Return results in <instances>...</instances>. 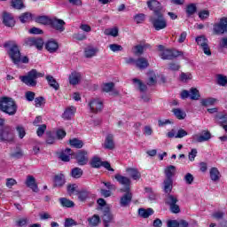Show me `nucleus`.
I'll return each mask as SVG.
<instances>
[{
	"label": "nucleus",
	"instance_id": "32",
	"mask_svg": "<svg viewBox=\"0 0 227 227\" xmlns=\"http://www.w3.org/2000/svg\"><path fill=\"white\" fill-rule=\"evenodd\" d=\"M97 52H98V50L94 47H87L84 50L85 58H93L97 56Z\"/></svg>",
	"mask_w": 227,
	"mask_h": 227
},
{
	"label": "nucleus",
	"instance_id": "46",
	"mask_svg": "<svg viewBox=\"0 0 227 227\" xmlns=\"http://www.w3.org/2000/svg\"><path fill=\"white\" fill-rule=\"evenodd\" d=\"M52 19L48 18L47 16H41L37 19L39 24H43L44 26H51Z\"/></svg>",
	"mask_w": 227,
	"mask_h": 227
},
{
	"label": "nucleus",
	"instance_id": "25",
	"mask_svg": "<svg viewBox=\"0 0 227 227\" xmlns=\"http://www.w3.org/2000/svg\"><path fill=\"white\" fill-rule=\"evenodd\" d=\"M76 111L77 109L75 108V106H69L65 110L62 118H64V120H70V118H72V116L75 114Z\"/></svg>",
	"mask_w": 227,
	"mask_h": 227
},
{
	"label": "nucleus",
	"instance_id": "22",
	"mask_svg": "<svg viewBox=\"0 0 227 227\" xmlns=\"http://www.w3.org/2000/svg\"><path fill=\"white\" fill-rule=\"evenodd\" d=\"M126 173L133 179L139 180L141 178V173L137 171V168H126Z\"/></svg>",
	"mask_w": 227,
	"mask_h": 227
},
{
	"label": "nucleus",
	"instance_id": "26",
	"mask_svg": "<svg viewBox=\"0 0 227 227\" xmlns=\"http://www.w3.org/2000/svg\"><path fill=\"white\" fill-rule=\"evenodd\" d=\"M73 155L72 150L67 148L60 153L59 159H61L63 162H68Z\"/></svg>",
	"mask_w": 227,
	"mask_h": 227
},
{
	"label": "nucleus",
	"instance_id": "18",
	"mask_svg": "<svg viewBox=\"0 0 227 227\" xmlns=\"http://www.w3.org/2000/svg\"><path fill=\"white\" fill-rule=\"evenodd\" d=\"M81 79H82V74H81V73L73 72L69 75V83L75 86L78 82H81Z\"/></svg>",
	"mask_w": 227,
	"mask_h": 227
},
{
	"label": "nucleus",
	"instance_id": "40",
	"mask_svg": "<svg viewBox=\"0 0 227 227\" xmlns=\"http://www.w3.org/2000/svg\"><path fill=\"white\" fill-rule=\"evenodd\" d=\"M176 171V168L173 165H170L165 168V175L167 178H173L175 172Z\"/></svg>",
	"mask_w": 227,
	"mask_h": 227
},
{
	"label": "nucleus",
	"instance_id": "56",
	"mask_svg": "<svg viewBox=\"0 0 227 227\" xmlns=\"http://www.w3.org/2000/svg\"><path fill=\"white\" fill-rule=\"evenodd\" d=\"M191 79H192V74L190 73H182L180 75V81H182V82H187V81H191Z\"/></svg>",
	"mask_w": 227,
	"mask_h": 227
},
{
	"label": "nucleus",
	"instance_id": "6",
	"mask_svg": "<svg viewBox=\"0 0 227 227\" xmlns=\"http://www.w3.org/2000/svg\"><path fill=\"white\" fill-rule=\"evenodd\" d=\"M15 139V134L11 126H4L3 129L0 128V141H7L12 143Z\"/></svg>",
	"mask_w": 227,
	"mask_h": 227
},
{
	"label": "nucleus",
	"instance_id": "23",
	"mask_svg": "<svg viewBox=\"0 0 227 227\" xmlns=\"http://www.w3.org/2000/svg\"><path fill=\"white\" fill-rule=\"evenodd\" d=\"M55 187H63L65 185L66 180H65V175L63 174H58L54 176L53 179Z\"/></svg>",
	"mask_w": 227,
	"mask_h": 227
},
{
	"label": "nucleus",
	"instance_id": "53",
	"mask_svg": "<svg viewBox=\"0 0 227 227\" xmlns=\"http://www.w3.org/2000/svg\"><path fill=\"white\" fill-rule=\"evenodd\" d=\"M71 176L73 178H81L82 176V169L75 168L71 171Z\"/></svg>",
	"mask_w": 227,
	"mask_h": 227
},
{
	"label": "nucleus",
	"instance_id": "34",
	"mask_svg": "<svg viewBox=\"0 0 227 227\" xmlns=\"http://www.w3.org/2000/svg\"><path fill=\"white\" fill-rule=\"evenodd\" d=\"M46 81H48V84L51 86V88H53V90H59V83H58L52 75H47Z\"/></svg>",
	"mask_w": 227,
	"mask_h": 227
},
{
	"label": "nucleus",
	"instance_id": "1",
	"mask_svg": "<svg viewBox=\"0 0 227 227\" xmlns=\"http://www.w3.org/2000/svg\"><path fill=\"white\" fill-rule=\"evenodd\" d=\"M10 45H12L10 47ZM4 47H10L8 54L14 65H19V63H29V59L27 56H20V50L17 44H13V42L9 41L4 44Z\"/></svg>",
	"mask_w": 227,
	"mask_h": 227
},
{
	"label": "nucleus",
	"instance_id": "15",
	"mask_svg": "<svg viewBox=\"0 0 227 227\" xmlns=\"http://www.w3.org/2000/svg\"><path fill=\"white\" fill-rule=\"evenodd\" d=\"M75 157L79 166H86L88 164V152L79 151Z\"/></svg>",
	"mask_w": 227,
	"mask_h": 227
},
{
	"label": "nucleus",
	"instance_id": "59",
	"mask_svg": "<svg viewBox=\"0 0 227 227\" xmlns=\"http://www.w3.org/2000/svg\"><path fill=\"white\" fill-rule=\"evenodd\" d=\"M134 52L137 56H141V54H143V52H145V46H143V45L135 46Z\"/></svg>",
	"mask_w": 227,
	"mask_h": 227
},
{
	"label": "nucleus",
	"instance_id": "48",
	"mask_svg": "<svg viewBox=\"0 0 227 227\" xmlns=\"http://www.w3.org/2000/svg\"><path fill=\"white\" fill-rule=\"evenodd\" d=\"M216 82L219 86H226L227 83V77L223 74H218L216 76Z\"/></svg>",
	"mask_w": 227,
	"mask_h": 227
},
{
	"label": "nucleus",
	"instance_id": "4",
	"mask_svg": "<svg viewBox=\"0 0 227 227\" xmlns=\"http://www.w3.org/2000/svg\"><path fill=\"white\" fill-rule=\"evenodd\" d=\"M45 74L43 73H39L35 69H32L25 76H20V79L27 86H36V80L38 77H43Z\"/></svg>",
	"mask_w": 227,
	"mask_h": 227
},
{
	"label": "nucleus",
	"instance_id": "16",
	"mask_svg": "<svg viewBox=\"0 0 227 227\" xmlns=\"http://www.w3.org/2000/svg\"><path fill=\"white\" fill-rule=\"evenodd\" d=\"M45 49L48 51V52H56V51L59 49V44L56 42V40L51 39L45 43Z\"/></svg>",
	"mask_w": 227,
	"mask_h": 227
},
{
	"label": "nucleus",
	"instance_id": "50",
	"mask_svg": "<svg viewBox=\"0 0 227 227\" xmlns=\"http://www.w3.org/2000/svg\"><path fill=\"white\" fill-rule=\"evenodd\" d=\"M208 17H210V11L201 10L199 12V19H200V20H207Z\"/></svg>",
	"mask_w": 227,
	"mask_h": 227
},
{
	"label": "nucleus",
	"instance_id": "35",
	"mask_svg": "<svg viewBox=\"0 0 227 227\" xmlns=\"http://www.w3.org/2000/svg\"><path fill=\"white\" fill-rule=\"evenodd\" d=\"M118 33H119L118 27L106 28L104 31V35H106V36H114V38H116V36H118Z\"/></svg>",
	"mask_w": 227,
	"mask_h": 227
},
{
	"label": "nucleus",
	"instance_id": "7",
	"mask_svg": "<svg viewBox=\"0 0 227 227\" xmlns=\"http://www.w3.org/2000/svg\"><path fill=\"white\" fill-rule=\"evenodd\" d=\"M114 178L116 182L120 184V185H122L121 192H127L130 191V185L132 184V181L129 177L121 176V174H116L114 176Z\"/></svg>",
	"mask_w": 227,
	"mask_h": 227
},
{
	"label": "nucleus",
	"instance_id": "41",
	"mask_svg": "<svg viewBox=\"0 0 227 227\" xmlns=\"http://www.w3.org/2000/svg\"><path fill=\"white\" fill-rule=\"evenodd\" d=\"M148 77H149V80L147 82V84L149 86H153L154 84H156V82H157V74H155V72L150 71L148 73Z\"/></svg>",
	"mask_w": 227,
	"mask_h": 227
},
{
	"label": "nucleus",
	"instance_id": "44",
	"mask_svg": "<svg viewBox=\"0 0 227 227\" xmlns=\"http://www.w3.org/2000/svg\"><path fill=\"white\" fill-rule=\"evenodd\" d=\"M88 222L90 226H92V227L97 226L100 223V216L94 215L92 217H90L88 219Z\"/></svg>",
	"mask_w": 227,
	"mask_h": 227
},
{
	"label": "nucleus",
	"instance_id": "42",
	"mask_svg": "<svg viewBox=\"0 0 227 227\" xmlns=\"http://www.w3.org/2000/svg\"><path fill=\"white\" fill-rule=\"evenodd\" d=\"M59 203L61 207H66L67 208H72L74 207V201L67 199V198H60L59 199Z\"/></svg>",
	"mask_w": 227,
	"mask_h": 227
},
{
	"label": "nucleus",
	"instance_id": "36",
	"mask_svg": "<svg viewBox=\"0 0 227 227\" xmlns=\"http://www.w3.org/2000/svg\"><path fill=\"white\" fill-rule=\"evenodd\" d=\"M133 84L137 90H139L142 93H145L146 91V85L142 83L139 79L135 78L133 79Z\"/></svg>",
	"mask_w": 227,
	"mask_h": 227
},
{
	"label": "nucleus",
	"instance_id": "3",
	"mask_svg": "<svg viewBox=\"0 0 227 227\" xmlns=\"http://www.w3.org/2000/svg\"><path fill=\"white\" fill-rule=\"evenodd\" d=\"M98 205L101 207V210L103 212V223L106 227H109L113 221V215L111 214V207L109 204L106 203V200L98 199Z\"/></svg>",
	"mask_w": 227,
	"mask_h": 227
},
{
	"label": "nucleus",
	"instance_id": "11",
	"mask_svg": "<svg viewBox=\"0 0 227 227\" xmlns=\"http://www.w3.org/2000/svg\"><path fill=\"white\" fill-rule=\"evenodd\" d=\"M212 137L210 131L204 130L200 135L196 134L192 136V143H205Z\"/></svg>",
	"mask_w": 227,
	"mask_h": 227
},
{
	"label": "nucleus",
	"instance_id": "54",
	"mask_svg": "<svg viewBox=\"0 0 227 227\" xmlns=\"http://www.w3.org/2000/svg\"><path fill=\"white\" fill-rule=\"evenodd\" d=\"M16 130L18 132L20 139H24V137H26V129H24V127L22 126H17Z\"/></svg>",
	"mask_w": 227,
	"mask_h": 227
},
{
	"label": "nucleus",
	"instance_id": "2",
	"mask_svg": "<svg viewBox=\"0 0 227 227\" xmlns=\"http://www.w3.org/2000/svg\"><path fill=\"white\" fill-rule=\"evenodd\" d=\"M17 103L13 98L9 97H3L0 98V111L8 114L9 116H15L17 114Z\"/></svg>",
	"mask_w": 227,
	"mask_h": 227
},
{
	"label": "nucleus",
	"instance_id": "9",
	"mask_svg": "<svg viewBox=\"0 0 227 227\" xmlns=\"http://www.w3.org/2000/svg\"><path fill=\"white\" fill-rule=\"evenodd\" d=\"M195 42L197 45H199L203 51L206 56H212V51H210V46H208V39L205 35H200L196 37Z\"/></svg>",
	"mask_w": 227,
	"mask_h": 227
},
{
	"label": "nucleus",
	"instance_id": "60",
	"mask_svg": "<svg viewBox=\"0 0 227 227\" xmlns=\"http://www.w3.org/2000/svg\"><path fill=\"white\" fill-rule=\"evenodd\" d=\"M184 182L185 184H187L188 185H191L192 184V182H194V176H192V174L191 173H187L184 176Z\"/></svg>",
	"mask_w": 227,
	"mask_h": 227
},
{
	"label": "nucleus",
	"instance_id": "51",
	"mask_svg": "<svg viewBox=\"0 0 227 227\" xmlns=\"http://www.w3.org/2000/svg\"><path fill=\"white\" fill-rule=\"evenodd\" d=\"M11 155L14 159H22V157H24V152L20 148H16V150L13 153H12Z\"/></svg>",
	"mask_w": 227,
	"mask_h": 227
},
{
	"label": "nucleus",
	"instance_id": "8",
	"mask_svg": "<svg viewBox=\"0 0 227 227\" xmlns=\"http://www.w3.org/2000/svg\"><path fill=\"white\" fill-rule=\"evenodd\" d=\"M159 51H161L160 58L161 59H173V58H178L182 56L183 52L180 51L164 50V46L159 45Z\"/></svg>",
	"mask_w": 227,
	"mask_h": 227
},
{
	"label": "nucleus",
	"instance_id": "5",
	"mask_svg": "<svg viewBox=\"0 0 227 227\" xmlns=\"http://www.w3.org/2000/svg\"><path fill=\"white\" fill-rule=\"evenodd\" d=\"M151 22L156 31H160L168 27V21L164 18V12H156L151 18Z\"/></svg>",
	"mask_w": 227,
	"mask_h": 227
},
{
	"label": "nucleus",
	"instance_id": "52",
	"mask_svg": "<svg viewBox=\"0 0 227 227\" xmlns=\"http://www.w3.org/2000/svg\"><path fill=\"white\" fill-rule=\"evenodd\" d=\"M91 168H100L102 166V160L98 157L92 158L90 161Z\"/></svg>",
	"mask_w": 227,
	"mask_h": 227
},
{
	"label": "nucleus",
	"instance_id": "63",
	"mask_svg": "<svg viewBox=\"0 0 227 227\" xmlns=\"http://www.w3.org/2000/svg\"><path fill=\"white\" fill-rule=\"evenodd\" d=\"M134 20L135 22H137V24H141V22H144L145 20V14L140 13V14L135 15Z\"/></svg>",
	"mask_w": 227,
	"mask_h": 227
},
{
	"label": "nucleus",
	"instance_id": "31",
	"mask_svg": "<svg viewBox=\"0 0 227 227\" xmlns=\"http://www.w3.org/2000/svg\"><path fill=\"white\" fill-rule=\"evenodd\" d=\"M172 113L177 120H185V116H187V114L180 108L172 109Z\"/></svg>",
	"mask_w": 227,
	"mask_h": 227
},
{
	"label": "nucleus",
	"instance_id": "29",
	"mask_svg": "<svg viewBox=\"0 0 227 227\" xmlns=\"http://www.w3.org/2000/svg\"><path fill=\"white\" fill-rule=\"evenodd\" d=\"M201 106L204 107H208L209 106H215L217 104V98H207L200 100Z\"/></svg>",
	"mask_w": 227,
	"mask_h": 227
},
{
	"label": "nucleus",
	"instance_id": "14",
	"mask_svg": "<svg viewBox=\"0 0 227 227\" xmlns=\"http://www.w3.org/2000/svg\"><path fill=\"white\" fill-rule=\"evenodd\" d=\"M90 113H100L104 109V104L100 99H92L89 103Z\"/></svg>",
	"mask_w": 227,
	"mask_h": 227
},
{
	"label": "nucleus",
	"instance_id": "17",
	"mask_svg": "<svg viewBox=\"0 0 227 227\" xmlns=\"http://www.w3.org/2000/svg\"><path fill=\"white\" fill-rule=\"evenodd\" d=\"M26 185L32 189L34 192H38V185L36 184V180L33 176H27Z\"/></svg>",
	"mask_w": 227,
	"mask_h": 227
},
{
	"label": "nucleus",
	"instance_id": "13",
	"mask_svg": "<svg viewBox=\"0 0 227 227\" xmlns=\"http://www.w3.org/2000/svg\"><path fill=\"white\" fill-rule=\"evenodd\" d=\"M65 21L59 19H51L50 27L58 31V33H63L65 31Z\"/></svg>",
	"mask_w": 227,
	"mask_h": 227
},
{
	"label": "nucleus",
	"instance_id": "38",
	"mask_svg": "<svg viewBox=\"0 0 227 227\" xmlns=\"http://www.w3.org/2000/svg\"><path fill=\"white\" fill-rule=\"evenodd\" d=\"M20 20L22 24H26V22H31L33 20V14L31 12H24L20 16Z\"/></svg>",
	"mask_w": 227,
	"mask_h": 227
},
{
	"label": "nucleus",
	"instance_id": "55",
	"mask_svg": "<svg viewBox=\"0 0 227 227\" xmlns=\"http://www.w3.org/2000/svg\"><path fill=\"white\" fill-rule=\"evenodd\" d=\"M109 49H110V51H112V52H120V51H123V47H121V45L117 44V43L110 44Z\"/></svg>",
	"mask_w": 227,
	"mask_h": 227
},
{
	"label": "nucleus",
	"instance_id": "45",
	"mask_svg": "<svg viewBox=\"0 0 227 227\" xmlns=\"http://www.w3.org/2000/svg\"><path fill=\"white\" fill-rule=\"evenodd\" d=\"M190 98L191 100H200V90L196 88H192L190 90Z\"/></svg>",
	"mask_w": 227,
	"mask_h": 227
},
{
	"label": "nucleus",
	"instance_id": "43",
	"mask_svg": "<svg viewBox=\"0 0 227 227\" xmlns=\"http://www.w3.org/2000/svg\"><path fill=\"white\" fill-rule=\"evenodd\" d=\"M12 6L15 10H22V8H26V6H24V1L22 0H12Z\"/></svg>",
	"mask_w": 227,
	"mask_h": 227
},
{
	"label": "nucleus",
	"instance_id": "19",
	"mask_svg": "<svg viewBox=\"0 0 227 227\" xmlns=\"http://www.w3.org/2000/svg\"><path fill=\"white\" fill-rule=\"evenodd\" d=\"M3 19L4 26H7L8 27L15 26V20L13 19V16L12 14L4 12Z\"/></svg>",
	"mask_w": 227,
	"mask_h": 227
},
{
	"label": "nucleus",
	"instance_id": "64",
	"mask_svg": "<svg viewBox=\"0 0 227 227\" xmlns=\"http://www.w3.org/2000/svg\"><path fill=\"white\" fill-rule=\"evenodd\" d=\"M167 227H178V220H168Z\"/></svg>",
	"mask_w": 227,
	"mask_h": 227
},
{
	"label": "nucleus",
	"instance_id": "28",
	"mask_svg": "<svg viewBox=\"0 0 227 227\" xmlns=\"http://www.w3.org/2000/svg\"><path fill=\"white\" fill-rule=\"evenodd\" d=\"M163 191L164 192L169 193L173 191V179L166 178L163 183Z\"/></svg>",
	"mask_w": 227,
	"mask_h": 227
},
{
	"label": "nucleus",
	"instance_id": "62",
	"mask_svg": "<svg viewBox=\"0 0 227 227\" xmlns=\"http://www.w3.org/2000/svg\"><path fill=\"white\" fill-rule=\"evenodd\" d=\"M173 123V121L169 119H164V120H159L158 125L159 127H166V125H171Z\"/></svg>",
	"mask_w": 227,
	"mask_h": 227
},
{
	"label": "nucleus",
	"instance_id": "58",
	"mask_svg": "<svg viewBox=\"0 0 227 227\" xmlns=\"http://www.w3.org/2000/svg\"><path fill=\"white\" fill-rule=\"evenodd\" d=\"M187 131H185V129H179L177 131H176V139H182V137H185V136H187Z\"/></svg>",
	"mask_w": 227,
	"mask_h": 227
},
{
	"label": "nucleus",
	"instance_id": "61",
	"mask_svg": "<svg viewBox=\"0 0 227 227\" xmlns=\"http://www.w3.org/2000/svg\"><path fill=\"white\" fill-rule=\"evenodd\" d=\"M67 192L69 194H77V184H70L67 186Z\"/></svg>",
	"mask_w": 227,
	"mask_h": 227
},
{
	"label": "nucleus",
	"instance_id": "49",
	"mask_svg": "<svg viewBox=\"0 0 227 227\" xmlns=\"http://www.w3.org/2000/svg\"><path fill=\"white\" fill-rule=\"evenodd\" d=\"M70 145L74 146V148H82L84 144L77 138H73L70 140Z\"/></svg>",
	"mask_w": 227,
	"mask_h": 227
},
{
	"label": "nucleus",
	"instance_id": "37",
	"mask_svg": "<svg viewBox=\"0 0 227 227\" xmlns=\"http://www.w3.org/2000/svg\"><path fill=\"white\" fill-rule=\"evenodd\" d=\"M198 8L196 7V4H189L186 5L185 12L188 17H192L194 13H196V11Z\"/></svg>",
	"mask_w": 227,
	"mask_h": 227
},
{
	"label": "nucleus",
	"instance_id": "20",
	"mask_svg": "<svg viewBox=\"0 0 227 227\" xmlns=\"http://www.w3.org/2000/svg\"><path fill=\"white\" fill-rule=\"evenodd\" d=\"M124 192L126 193L121 198V207H127L132 201V193L130 191Z\"/></svg>",
	"mask_w": 227,
	"mask_h": 227
},
{
	"label": "nucleus",
	"instance_id": "27",
	"mask_svg": "<svg viewBox=\"0 0 227 227\" xmlns=\"http://www.w3.org/2000/svg\"><path fill=\"white\" fill-rule=\"evenodd\" d=\"M113 139V135L108 134L106 137L104 147L107 150H113V148H114V141Z\"/></svg>",
	"mask_w": 227,
	"mask_h": 227
},
{
	"label": "nucleus",
	"instance_id": "10",
	"mask_svg": "<svg viewBox=\"0 0 227 227\" xmlns=\"http://www.w3.org/2000/svg\"><path fill=\"white\" fill-rule=\"evenodd\" d=\"M215 35H223L227 33V18H222L218 23H215L213 27Z\"/></svg>",
	"mask_w": 227,
	"mask_h": 227
},
{
	"label": "nucleus",
	"instance_id": "39",
	"mask_svg": "<svg viewBox=\"0 0 227 227\" xmlns=\"http://www.w3.org/2000/svg\"><path fill=\"white\" fill-rule=\"evenodd\" d=\"M165 203L171 207L172 205H176V203H178V198L176 196L168 194L165 199Z\"/></svg>",
	"mask_w": 227,
	"mask_h": 227
},
{
	"label": "nucleus",
	"instance_id": "24",
	"mask_svg": "<svg viewBox=\"0 0 227 227\" xmlns=\"http://www.w3.org/2000/svg\"><path fill=\"white\" fill-rule=\"evenodd\" d=\"M136 67L139 68L140 70H145V68H148V59L145 58H139L135 62Z\"/></svg>",
	"mask_w": 227,
	"mask_h": 227
},
{
	"label": "nucleus",
	"instance_id": "57",
	"mask_svg": "<svg viewBox=\"0 0 227 227\" xmlns=\"http://www.w3.org/2000/svg\"><path fill=\"white\" fill-rule=\"evenodd\" d=\"M113 88H114V83L113 82L104 83L102 86L103 91H106V93H109Z\"/></svg>",
	"mask_w": 227,
	"mask_h": 227
},
{
	"label": "nucleus",
	"instance_id": "30",
	"mask_svg": "<svg viewBox=\"0 0 227 227\" xmlns=\"http://www.w3.org/2000/svg\"><path fill=\"white\" fill-rule=\"evenodd\" d=\"M138 215L140 217H143L144 219H148L149 215H153V208H139L138 209Z\"/></svg>",
	"mask_w": 227,
	"mask_h": 227
},
{
	"label": "nucleus",
	"instance_id": "33",
	"mask_svg": "<svg viewBox=\"0 0 227 227\" xmlns=\"http://www.w3.org/2000/svg\"><path fill=\"white\" fill-rule=\"evenodd\" d=\"M210 178L213 182H218L219 178H221V173L216 168H212L209 171Z\"/></svg>",
	"mask_w": 227,
	"mask_h": 227
},
{
	"label": "nucleus",
	"instance_id": "21",
	"mask_svg": "<svg viewBox=\"0 0 227 227\" xmlns=\"http://www.w3.org/2000/svg\"><path fill=\"white\" fill-rule=\"evenodd\" d=\"M215 121L221 125V127H224L227 122V114L223 113L216 114V115L215 116Z\"/></svg>",
	"mask_w": 227,
	"mask_h": 227
},
{
	"label": "nucleus",
	"instance_id": "12",
	"mask_svg": "<svg viewBox=\"0 0 227 227\" xmlns=\"http://www.w3.org/2000/svg\"><path fill=\"white\" fill-rule=\"evenodd\" d=\"M147 6L149 10L153 12V15H157V13L164 12V9H162V5L157 0H149L147 1Z\"/></svg>",
	"mask_w": 227,
	"mask_h": 227
},
{
	"label": "nucleus",
	"instance_id": "47",
	"mask_svg": "<svg viewBox=\"0 0 227 227\" xmlns=\"http://www.w3.org/2000/svg\"><path fill=\"white\" fill-rule=\"evenodd\" d=\"M80 201H86L90 198V192L88 191H82L76 193Z\"/></svg>",
	"mask_w": 227,
	"mask_h": 227
}]
</instances>
